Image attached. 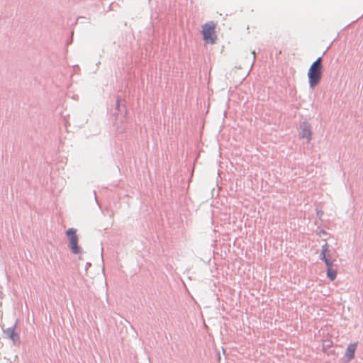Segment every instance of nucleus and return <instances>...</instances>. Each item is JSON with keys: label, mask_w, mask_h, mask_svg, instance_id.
<instances>
[{"label": "nucleus", "mask_w": 363, "mask_h": 363, "mask_svg": "<svg viewBox=\"0 0 363 363\" xmlns=\"http://www.w3.org/2000/svg\"><path fill=\"white\" fill-rule=\"evenodd\" d=\"M320 259L323 261L326 267V275L330 281H334L337 276V267L332 259L328 245L325 243L321 247Z\"/></svg>", "instance_id": "f257e3e1"}, {"label": "nucleus", "mask_w": 363, "mask_h": 363, "mask_svg": "<svg viewBox=\"0 0 363 363\" xmlns=\"http://www.w3.org/2000/svg\"><path fill=\"white\" fill-rule=\"evenodd\" d=\"M322 58L318 57L309 67L308 71V84L311 89H314L322 78L323 67Z\"/></svg>", "instance_id": "f03ea898"}, {"label": "nucleus", "mask_w": 363, "mask_h": 363, "mask_svg": "<svg viewBox=\"0 0 363 363\" xmlns=\"http://www.w3.org/2000/svg\"><path fill=\"white\" fill-rule=\"evenodd\" d=\"M216 23L209 21L202 26V35L203 40L208 44H214L217 40Z\"/></svg>", "instance_id": "7ed1b4c3"}, {"label": "nucleus", "mask_w": 363, "mask_h": 363, "mask_svg": "<svg viewBox=\"0 0 363 363\" xmlns=\"http://www.w3.org/2000/svg\"><path fill=\"white\" fill-rule=\"evenodd\" d=\"M66 235L69 239V248L72 253L80 254L81 248L78 246V237L77 235V230L74 228H69L66 231Z\"/></svg>", "instance_id": "20e7f679"}, {"label": "nucleus", "mask_w": 363, "mask_h": 363, "mask_svg": "<svg viewBox=\"0 0 363 363\" xmlns=\"http://www.w3.org/2000/svg\"><path fill=\"white\" fill-rule=\"evenodd\" d=\"M300 129L301 138L306 140L307 143H310L312 139L311 125L308 123L304 122L301 125Z\"/></svg>", "instance_id": "39448f33"}, {"label": "nucleus", "mask_w": 363, "mask_h": 363, "mask_svg": "<svg viewBox=\"0 0 363 363\" xmlns=\"http://www.w3.org/2000/svg\"><path fill=\"white\" fill-rule=\"evenodd\" d=\"M357 346V342L351 343L347 346L345 352V357L348 361H350L354 357V352Z\"/></svg>", "instance_id": "423d86ee"}, {"label": "nucleus", "mask_w": 363, "mask_h": 363, "mask_svg": "<svg viewBox=\"0 0 363 363\" xmlns=\"http://www.w3.org/2000/svg\"><path fill=\"white\" fill-rule=\"evenodd\" d=\"M4 337H7L11 340L13 342H16L18 340V335L15 333L13 328H9L4 331Z\"/></svg>", "instance_id": "0eeeda50"}, {"label": "nucleus", "mask_w": 363, "mask_h": 363, "mask_svg": "<svg viewBox=\"0 0 363 363\" xmlns=\"http://www.w3.org/2000/svg\"><path fill=\"white\" fill-rule=\"evenodd\" d=\"M323 351L327 353V350L333 347V342L331 339L325 340L323 341Z\"/></svg>", "instance_id": "6e6552de"}, {"label": "nucleus", "mask_w": 363, "mask_h": 363, "mask_svg": "<svg viewBox=\"0 0 363 363\" xmlns=\"http://www.w3.org/2000/svg\"><path fill=\"white\" fill-rule=\"evenodd\" d=\"M323 215V212L322 211H317V216L321 217Z\"/></svg>", "instance_id": "1a4fd4ad"}, {"label": "nucleus", "mask_w": 363, "mask_h": 363, "mask_svg": "<svg viewBox=\"0 0 363 363\" xmlns=\"http://www.w3.org/2000/svg\"><path fill=\"white\" fill-rule=\"evenodd\" d=\"M252 54H253V60H255V52H253V53H252Z\"/></svg>", "instance_id": "9d476101"}]
</instances>
